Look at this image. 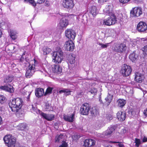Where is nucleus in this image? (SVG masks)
<instances>
[{
	"label": "nucleus",
	"instance_id": "nucleus-1",
	"mask_svg": "<svg viewBox=\"0 0 147 147\" xmlns=\"http://www.w3.org/2000/svg\"><path fill=\"white\" fill-rule=\"evenodd\" d=\"M23 102L22 99L17 98L12 100L9 103V106L11 110L16 113L17 116L20 117L22 115V113L20 114L19 112L22 106Z\"/></svg>",
	"mask_w": 147,
	"mask_h": 147
},
{
	"label": "nucleus",
	"instance_id": "nucleus-2",
	"mask_svg": "<svg viewBox=\"0 0 147 147\" xmlns=\"http://www.w3.org/2000/svg\"><path fill=\"white\" fill-rule=\"evenodd\" d=\"M104 14L109 17L104 20L103 23L107 26L115 24L117 22V18L112 10H103Z\"/></svg>",
	"mask_w": 147,
	"mask_h": 147
},
{
	"label": "nucleus",
	"instance_id": "nucleus-3",
	"mask_svg": "<svg viewBox=\"0 0 147 147\" xmlns=\"http://www.w3.org/2000/svg\"><path fill=\"white\" fill-rule=\"evenodd\" d=\"M63 53L60 50L53 53V60L56 63H59L61 62L63 59Z\"/></svg>",
	"mask_w": 147,
	"mask_h": 147
},
{
	"label": "nucleus",
	"instance_id": "nucleus-4",
	"mask_svg": "<svg viewBox=\"0 0 147 147\" xmlns=\"http://www.w3.org/2000/svg\"><path fill=\"white\" fill-rule=\"evenodd\" d=\"M132 71L131 67L126 64L123 65L121 70V72L123 76H127L130 74Z\"/></svg>",
	"mask_w": 147,
	"mask_h": 147
},
{
	"label": "nucleus",
	"instance_id": "nucleus-5",
	"mask_svg": "<svg viewBox=\"0 0 147 147\" xmlns=\"http://www.w3.org/2000/svg\"><path fill=\"white\" fill-rule=\"evenodd\" d=\"M3 140L5 143L7 144L8 147L12 144L15 143L16 142V139L10 134L5 136Z\"/></svg>",
	"mask_w": 147,
	"mask_h": 147
},
{
	"label": "nucleus",
	"instance_id": "nucleus-6",
	"mask_svg": "<svg viewBox=\"0 0 147 147\" xmlns=\"http://www.w3.org/2000/svg\"><path fill=\"white\" fill-rule=\"evenodd\" d=\"M137 30L140 32H144L147 30V25L143 22H140L138 24Z\"/></svg>",
	"mask_w": 147,
	"mask_h": 147
},
{
	"label": "nucleus",
	"instance_id": "nucleus-7",
	"mask_svg": "<svg viewBox=\"0 0 147 147\" xmlns=\"http://www.w3.org/2000/svg\"><path fill=\"white\" fill-rule=\"evenodd\" d=\"M90 109L89 104L87 103H85L81 106L80 112L83 115H87L89 113Z\"/></svg>",
	"mask_w": 147,
	"mask_h": 147
},
{
	"label": "nucleus",
	"instance_id": "nucleus-8",
	"mask_svg": "<svg viewBox=\"0 0 147 147\" xmlns=\"http://www.w3.org/2000/svg\"><path fill=\"white\" fill-rule=\"evenodd\" d=\"M65 36L68 38L74 39L76 36V34L74 31L71 29H67L65 31Z\"/></svg>",
	"mask_w": 147,
	"mask_h": 147
},
{
	"label": "nucleus",
	"instance_id": "nucleus-9",
	"mask_svg": "<svg viewBox=\"0 0 147 147\" xmlns=\"http://www.w3.org/2000/svg\"><path fill=\"white\" fill-rule=\"evenodd\" d=\"M64 46L66 48L67 51H73L75 47L74 43L71 40L66 41L65 42Z\"/></svg>",
	"mask_w": 147,
	"mask_h": 147
},
{
	"label": "nucleus",
	"instance_id": "nucleus-10",
	"mask_svg": "<svg viewBox=\"0 0 147 147\" xmlns=\"http://www.w3.org/2000/svg\"><path fill=\"white\" fill-rule=\"evenodd\" d=\"M34 65H29L28 68L27 69L26 74V76L27 78H30L32 76L35 72Z\"/></svg>",
	"mask_w": 147,
	"mask_h": 147
},
{
	"label": "nucleus",
	"instance_id": "nucleus-11",
	"mask_svg": "<svg viewBox=\"0 0 147 147\" xmlns=\"http://www.w3.org/2000/svg\"><path fill=\"white\" fill-rule=\"evenodd\" d=\"M62 5L66 8H71L74 5L72 0H65L63 1Z\"/></svg>",
	"mask_w": 147,
	"mask_h": 147
},
{
	"label": "nucleus",
	"instance_id": "nucleus-12",
	"mask_svg": "<svg viewBox=\"0 0 147 147\" xmlns=\"http://www.w3.org/2000/svg\"><path fill=\"white\" fill-rule=\"evenodd\" d=\"M68 24V21L66 17L62 18L60 21L59 23V26L61 28H65Z\"/></svg>",
	"mask_w": 147,
	"mask_h": 147
},
{
	"label": "nucleus",
	"instance_id": "nucleus-13",
	"mask_svg": "<svg viewBox=\"0 0 147 147\" xmlns=\"http://www.w3.org/2000/svg\"><path fill=\"white\" fill-rule=\"evenodd\" d=\"M40 114L42 117L48 121H52L54 119V116L53 114H47L41 112Z\"/></svg>",
	"mask_w": 147,
	"mask_h": 147
},
{
	"label": "nucleus",
	"instance_id": "nucleus-14",
	"mask_svg": "<svg viewBox=\"0 0 147 147\" xmlns=\"http://www.w3.org/2000/svg\"><path fill=\"white\" fill-rule=\"evenodd\" d=\"M95 141L92 139H86L84 141V146L85 147H90L95 144Z\"/></svg>",
	"mask_w": 147,
	"mask_h": 147
},
{
	"label": "nucleus",
	"instance_id": "nucleus-15",
	"mask_svg": "<svg viewBox=\"0 0 147 147\" xmlns=\"http://www.w3.org/2000/svg\"><path fill=\"white\" fill-rule=\"evenodd\" d=\"M130 13V16L131 17H138L142 14V11L141 10H131Z\"/></svg>",
	"mask_w": 147,
	"mask_h": 147
},
{
	"label": "nucleus",
	"instance_id": "nucleus-16",
	"mask_svg": "<svg viewBox=\"0 0 147 147\" xmlns=\"http://www.w3.org/2000/svg\"><path fill=\"white\" fill-rule=\"evenodd\" d=\"M117 117L118 119L121 121L124 120L126 117L125 113L120 111H118L117 114Z\"/></svg>",
	"mask_w": 147,
	"mask_h": 147
},
{
	"label": "nucleus",
	"instance_id": "nucleus-17",
	"mask_svg": "<svg viewBox=\"0 0 147 147\" xmlns=\"http://www.w3.org/2000/svg\"><path fill=\"white\" fill-rule=\"evenodd\" d=\"M126 47L125 45L121 44L119 45H117L115 47V50L118 52H122L126 49Z\"/></svg>",
	"mask_w": 147,
	"mask_h": 147
},
{
	"label": "nucleus",
	"instance_id": "nucleus-18",
	"mask_svg": "<svg viewBox=\"0 0 147 147\" xmlns=\"http://www.w3.org/2000/svg\"><path fill=\"white\" fill-rule=\"evenodd\" d=\"M25 2H28L35 6L36 3L41 4L45 1V0H24Z\"/></svg>",
	"mask_w": 147,
	"mask_h": 147
},
{
	"label": "nucleus",
	"instance_id": "nucleus-19",
	"mask_svg": "<svg viewBox=\"0 0 147 147\" xmlns=\"http://www.w3.org/2000/svg\"><path fill=\"white\" fill-rule=\"evenodd\" d=\"M25 2H28L35 6L36 3L41 4L45 1V0H24Z\"/></svg>",
	"mask_w": 147,
	"mask_h": 147
},
{
	"label": "nucleus",
	"instance_id": "nucleus-20",
	"mask_svg": "<svg viewBox=\"0 0 147 147\" xmlns=\"http://www.w3.org/2000/svg\"><path fill=\"white\" fill-rule=\"evenodd\" d=\"M113 98V96L108 93L107 97L105 98V102L103 103L104 105L108 106L111 102Z\"/></svg>",
	"mask_w": 147,
	"mask_h": 147
},
{
	"label": "nucleus",
	"instance_id": "nucleus-21",
	"mask_svg": "<svg viewBox=\"0 0 147 147\" xmlns=\"http://www.w3.org/2000/svg\"><path fill=\"white\" fill-rule=\"evenodd\" d=\"M52 71L55 73L59 74L62 71V68L59 65H54L52 67Z\"/></svg>",
	"mask_w": 147,
	"mask_h": 147
},
{
	"label": "nucleus",
	"instance_id": "nucleus-22",
	"mask_svg": "<svg viewBox=\"0 0 147 147\" xmlns=\"http://www.w3.org/2000/svg\"><path fill=\"white\" fill-rule=\"evenodd\" d=\"M143 78V76L139 73H135V80L137 82L141 83Z\"/></svg>",
	"mask_w": 147,
	"mask_h": 147
},
{
	"label": "nucleus",
	"instance_id": "nucleus-23",
	"mask_svg": "<svg viewBox=\"0 0 147 147\" xmlns=\"http://www.w3.org/2000/svg\"><path fill=\"white\" fill-rule=\"evenodd\" d=\"M75 113H73L71 115H65L64 116L63 118L64 119L69 122H72L74 121Z\"/></svg>",
	"mask_w": 147,
	"mask_h": 147
},
{
	"label": "nucleus",
	"instance_id": "nucleus-24",
	"mask_svg": "<svg viewBox=\"0 0 147 147\" xmlns=\"http://www.w3.org/2000/svg\"><path fill=\"white\" fill-rule=\"evenodd\" d=\"M35 94L37 97H40L44 94V89L41 88H37L36 90Z\"/></svg>",
	"mask_w": 147,
	"mask_h": 147
},
{
	"label": "nucleus",
	"instance_id": "nucleus-25",
	"mask_svg": "<svg viewBox=\"0 0 147 147\" xmlns=\"http://www.w3.org/2000/svg\"><path fill=\"white\" fill-rule=\"evenodd\" d=\"M138 58V55L136 54V51H133L129 56V58L133 62L136 61Z\"/></svg>",
	"mask_w": 147,
	"mask_h": 147
},
{
	"label": "nucleus",
	"instance_id": "nucleus-26",
	"mask_svg": "<svg viewBox=\"0 0 147 147\" xmlns=\"http://www.w3.org/2000/svg\"><path fill=\"white\" fill-rule=\"evenodd\" d=\"M115 130L114 127H110L104 132V134L106 136L111 135Z\"/></svg>",
	"mask_w": 147,
	"mask_h": 147
},
{
	"label": "nucleus",
	"instance_id": "nucleus-27",
	"mask_svg": "<svg viewBox=\"0 0 147 147\" xmlns=\"http://www.w3.org/2000/svg\"><path fill=\"white\" fill-rule=\"evenodd\" d=\"M126 102V101L123 99H119L117 101L118 106L121 107H123Z\"/></svg>",
	"mask_w": 147,
	"mask_h": 147
},
{
	"label": "nucleus",
	"instance_id": "nucleus-28",
	"mask_svg": "<svg viewBox=\"0 0 147 147\" xmlns=\"http://www.w3.org/2000/svg\"><path fill=\"white\" fill-rule=\"evenodd\" d=\"M75 57L74 54L69 55L68 57V62L71 64H74L75 61Z\"/></svg>",
	"mask_w": 147,
	"mask_h": 147
},
{
	"label": "nucleus",
	"instance_id": "nucleus-29",
	"mask_svg": "<svg viewBox=\"0 0 147 147\" xmlns=\"http://www.w3.org/2000/svg\"><path fill=\"white\" fill-rule=\"evenodd\" d=\"M115 31L113 29H109L107 32V34L108 36L113 37L115 35Z\"/></svg>",
	"mask_w": 147,
	"mask_h": 147
},
{
	"label": "nucleus",
	"instance_id": "nucleus-30",
	"mask_svg": "<svg viewBox=\"0 0 147 147\" xmlns=\"http://www.w3.org/2000/svg\"><path fill=\"white\" fill-rule=\"evenodd\" d=\"M91 114L92 116H95L98 113V111L95 107L91 108L90 110Z\"/></svg>",
	"mask_w": 147,
	"mask_h": 147
},
{
	"label": "nucleus",
	"instance_id": "nucleus-31",
	"mask_svg": "<svg viewBox=\"0 0 147 147\" xmlns=\"http://www.w3.org/2000/svg\"><path fill=\"white\" fill-rule=\"evenodd\" d=\"M6 91L7 92L10 93H13L14 92V88L10 84H6Z\"/></svg>",
	"mask_w": 147,
	"mask_h": 147
},
{
	"label": "nucleus",
	"instance_id": "nucleus-32",
	"mask_svg": "<svg viewBox=\"0 0 147 147\" xmlns=\"http://www.w3.org/2000/svg\"><path fill=\"white\" fill-rule=\"evenodd\" d=\"M13 80V78L12 76H7L4 79V82L6 83H10Z\"/></svg>",
	"mask_w": 147,
	"mask_h": 147
},
{
	"label": "nucleus",
	"instance_id": "nucleus-33",
	"mask_svg": "<svg viewBox=\"0 0 147 147\" xmlns=\"http://www.w3.org/2000/svg\"><path fill=\"white\" fill-rule=\"evenodd\" d=\"M27 125L24 123H21L17 126V129L19 130H24L26 128Z\"/></svg>",
	"mask_w": 147,
	"mask_h": 147
},
{
	"label": "nucleus",
	"instance_id": "nucleus-34",
	"mask_svg": "<svg viewBox=\"0 0 147 147\" xmlns=\"http://www.w3.org/2000/svg\"><path fill=\"white\" fill-rule=\"evenodd\" d=\"M16 33L13 30H10V36L12 39L13 40L16 39L17 38V36L16 35Z\"/></svg>",
	"mask_w": 147,
	"mask_h": 147
},
{
	"label": "nucleus",
	"instance_id": "nucleus-35",
	"mask_svg": "<svg viewBox=\"0 0 147 147\" xmlns=\"http://www.w3.org/2000/svg\"><path fill=\"white\" fill-rule=\"evenodd\" d=\"M53 89V88L49 87L48 88L44 94V95L46 96L48 95H49L52 93V91Z\"/></svg>",
	"mask_w": 147,
	"mask_h": 147
},
{
	"label": "nucleus",
	"instance_id": "nucleus-36",
	"mask_svg": "<svg viewBox=\"0 0 147 147\" xmlns=\"http://www.w3.org/2000/svg\"><path fill=\"white\" fill-rule=\"evenodd\" d=\"M98 45H99L100 46V49L107 48L109 46V43H106L105 44H104L102 43H100V42H98L97 43Z\"/></svg>",
	"mask_w": 147,
	"mask_h": 147
},
{
	"label": "nucleus",
	"instance_id": "nucleus-37",
	"mask_svg": "<svg viewBox=\"0 0 147 147\" xmlns=\"http://www.w3.org/2000/svg\"><path fill=\"white\" fill-rule=\"evenodd\" d=\"M51 51V49L47 47H44L43 49V54L46 55Z\"/></svg>",
	"mask_w": 147,
	"mask_h": 147
},
{
	"label": "nucleus",
	"instance_id": "nucleus-38",
	"mask_svg": "<svg viewBox=\"0 0 147 147\" xmlns=\"http://www.w3.org/2000/svg\"><path fill=\"white\" fill-rule=\"evenodd\" d=\"M71 91L67 89H64L62 90H61L59 91V92L60 93H65V94L66 95H68L70 94Z\"/></svg>",
	"mask_w": 147,
	"mask_h": 147
},
{
	"label": "nucleus",
	"instance_id": "nucleus-39",
	"mask_svg": "<svg viewBox=\"0 0 147 147\" xmlns=\"http://www.w3.org/2000/svg\"><path fill=\"white\" fill-rule=\"evenodd\" d=\"M96 4L95 3H89L88 5V9H96Z\"/></svg>",
	"mask_w": 147,
	"mask_h": 147
},
{
	"label": "nucleus",
	"instance_id": "nucleus-40",
	"mask_svg": "<svg viewBox=\"0 0 147 147\" xmlns=\"http://www.w3.org/2000/svg\"><path fill=\"white\" fill-rule=\"evenodd\" d=\"M63 138V135L61 134L59 136H57L55 138V142H58L60 141H62V139Z\"/></svg>",
	"mask_w": 147,
	"mask_h": 147
},
{
	"label": "nucleus",
	"instance_id": "nucleus-41",
	"mask_svg": "<svg viewBox=\"0 0 147 147\" xmlns=\"http://www.w3.org/2000/svg\"><path fill=\"white\" fill-rule=\"evenodd\" d=\"M98 10H90V12L93 16H95L97 14Z\"/></svg>",
	"mask_w": 147,
	"mask_h": 147
},
{
	"label": "nucleus",
	"instance_id": "nucleus-42",
	"mask_svg": "<svg viewBox=\"0 0 147 147\" xmlns=\"http://www.w3.org/2000/svg\"><path fill=\"white\" fill-rule=\"evenodd\" d=\"M5 98L3 96L0 94V103L3 104L5 102Z\"/></svg>",
	"mask_w": 147,
	"mask_h": 147
},
{
	"label": "nucleus",
	"instance_id": "nucleus-43",
	"mask_svg": "<svg viewBox=\"0 0 147 147\" xmlns=\"http://www.w3.org/2000/svg\"><path fill=\"white\" fill-rule=\"evenodd\" d=\"M135 142L136 143L135 145L137 147H138L141 144L140 140L137 138H135Z\"/></svg>",
	"mask_w": 147,
	"mask_h": 147
},
{
	"label": "nucleus",
	"instance_id": "nucleus-44",
	"mask_svg": "<svg viewBox=\"0 0 147 147\" xmlns=\"http://www.w3.org/2000/svg\"><path fill=\"white\" fill-rule=\"evenodd\" d=\"M142 51L144 55H147V45L143 47Z\"/></svg>",
	"mask_w": 147,
	"mask_h": 147
},
{
	"label": "nucleus",
	"instance_id": "nucleus-45",
	"mask_svg": "<svg viewBox=\"0 0 147 147\" xmlns=\"http://www.w3.org/2000/svg\"><path fill=\"white\" fill-rule=\"evenodd\" d=\"M97 90L96 88H92L90 91V92L92 94H95L97 92Z\"/></svg>",
	"mask_w": 147,
	"mask_h": 147
},
{
	"label": "nucleus",
	"instance_id": "nucleus-46",
	"mask_svg": "<svg viewBox=\"0 0 147 147\" xmlns=\"http://www.w3.org/2000/svg\"><path fill=\"white\" fill-rule=\"evenodd\" d=\"M9 147H20V145L18 143H13Z\"/></svg>",
	"mask_w": 147,
	"mask_h": 147
},
{
	"label": "nucleus",
	"instance_id": "nucleus-47",
	"mask_svg": "<svg viewBox=\"0 0 147 147\" xmlns=\"http://www.w3.org/2000/svg\"><path fill=\"white\" fill-rule=\"evenodd\" d=\"M6 85L3 86H1L0 87V90H5L6 91Z\"/></svg>",
	"mask_w": 147,
	"mask_h": 147
},
{
	"label": "nucleus",
	"instance_id": "nucleus-48",
	"mask_svg": "<svg viewBox=\"0 0 147 147\" xmlns=\"http://www.w3.org/2000/svg\"><path fill=\"white\" fill-rule=\"evenodd\" d=\"M51 108V107L49 103H46L45 105V109H47V110L49 111L50 109Z\"/></svg>",
	"mask_w": 147,
	"mask_h": 147
},
{
	"label": "nucleus",
	"instance_id": "nucleus-49",
	"mask_svg": "<svg viewBox=\"0 0 147 147\" xmlns=\"http://www.w3.org/2000/svg\"><path fill=\"white\" fill-rule=\"evenodd\" d=\"M109 0H98L99 3L100 4H103L105 2H106Z\"/></svg>",
	"mask_w": 147,
	"mask_h": 147
},
{
	"label": "nucleus",
	"instance_id": "nucleus-50",
	"mask_svg": "<svg viewBox=\"0 0 147 147\" xmlns=\"http://www.w3.org/2000/svg\"><path fill=\"white\" fill-rule=\"evenodd\" d=\"M96 128H99L101 126V125L99 121L97 122L96 124Z\"/></svg>",
	"mask_w": 147,
	"mask_h": 147
},
{
	"label": "nucleus",
	"instance_id": "nucleus-51",
	"mask_svg": "<svg viewBox=\"0 0 147 147\" xmlns=\"http://www.w3.org/2000/svg\"><path fill=\"white\" fill-rule=\"evenodd\" d=\"M130 0H119L120 3L123 4H124L128 2Z\"/></svg>",
	"mask_w": 147,
	"mask_h": 147
},
{
	"label": "nucleus",
	"instance_id": "nucleus-52",
	"mask_svg": "<svg viewBox=\"0 0 147 147\" xmlns=\"http://www.w3.org/2000/svg\"><path fill=\"white\" fill-rule=\"evenodd\" d=\"M69 18L73 19H74V17H76V16L73 14H71L69 16Z\"/></svg>",
	"mask_w": 147,
	"mask_h": 147
},
{
	"label": "nucleus",
	"instance_id": "nucleus-53",
	"mask_svg": "<svg viewBox=\"0 0 147 147\" xmlns=\"http://www.w3.org/2000/svg\"><path fill=\"white\" fill-rule=\"evenodd\" d=\"M45 6H49L50 5V3L49 1H46L45 2Z\"/></svg>",
	"mask_w": 147,
	"mask_h": 147
},
{
	"label": "nucleus",
	"instance_id": "nucleus-54",
	"mask_svg": "<svg viewBox=\"0 0 147 147\" xmlns=\"http://www.w3.org/2000/svg\"><path fill=\"white\" fill-rule=\"evenodd\" d=\"M144 113L145 116H147V108L144 110Z\"/></svg>",
	"mask_w": 147,
	"mask_h": 147
},
{
	"label": "nucleus",
	"instance_id": "nucleus-55",
	"mask_svg": "<svg viewBox=\"0 0 147 147\" xmlns=\"http://www.w3.org/2000/svg\"><path fill=\"white\" fill-rule=\"evenodd\" d=\"M147 141V138L144 137L143 139V142H145Z\"/></svg>",
	"mask_w": 147,
	"mask_h": 147
},
{
	"label": "nucleus",
	"instance_id": "nucleus-56",
	"mask_svg": "<svg viewBox=\"0 0 147 147\" xmlns=\"http://www.w3.org/2000/svg\"><path fill=\"white\" fill-rule=\"evenodd\" d=\"M112 5L111 4H110V5H108V6L107 8L108 9H111L112 8Z\"/></svg>",
	"mask_w": 147,
	"mask_h": 147
},
{
	"label": "nucleus",
	"instance_id": "nucleus-57",
	"mask_svg": "<svg viewBox=\"0 0 147 147\" xmlns=\"http://www.w3.org/2000/svg\"><path fill=\"white\" fill-rule=\"evenodd\" d=\"M59 147H67V146L65 144H62Z\"/></svg>",
	"mask_w": 147,
	"mask_h": 147
},
{
	"label": "nucleus",
	"instance_id": "nucleus-58",
	"mask_svg": "<svg viewBox=\"0 0 147 147\" xmlns=\"http://www.w3.org/2000/svg\"><path fill=\"white\" fill-rule=\"evenodd\" d=\"M118 145L119 147H125L124 145L123 144H119Z\"/></svg>",
	"mask_w": 147,
	"mask_h": 147
},
{
	"label": "nucleus",
	"instance_id": "nucleus-59",
	"mask_svg": "<svg viewBox=\"0 0 147 147\" xmlns=\"http://www.w3.org/2000/svg\"><path fill=\"white\" fill-rule=\"evenodd\" d=\"M132 9H142L141 7H133L132 8Z\"/></svg>",
	"mask_w": 147,
	"mask_h": 147
},
{
	"label": "nucleus",
	"instance_id": "nucleus-60",
	"mask_svg": "<svg viewBox=\"0 0 147 147\" xmlns=\"http://www.w3.org/2000/svg\"><path fill=\"white\" fill-rule=\"evenodd\" d=\"M2 35V33L1 30L0 29V38H1Z\"/></svg>",
	"mask_w": 147,
	"mask_h": 147
},
{
	"label": "nucleus",
	"instance_id": "nucleus-61",
	"mask_svg": "<svg viewBox=\"0 0 147 147\" xmlns=\"http://www.w3.org/2000/svg\"><path fill=\"white\" fill-rule=\"evenodd\" d=\"M2 122V119L1 117L0 116V125L1 124Z\"/></svg>",
	"mask_w": 147,
	"mask_h": 147
},
{
	"label": "nucleus",
	"instance_id": "nucleus-62",
	"mask_svg": "<svg viewBox=\"0 0 147 147\" xmlns=\"http://www.w3.org/2000/svg\"><path fill=\"white\" fill-rule=\"evenodd\" d=\"M112 143H119V142H111Z\"/></svg>",
	"mask_w": 147,
	"mask_h": 147
},
{
	"label": "nucleus",
	"instance_id": "nucleus-63",
	"mask_svg": "<svg viewBox=\"0 0 147 147\" xmlns=\"http://www.w3.org/2000/svg\"><path fill=\"white\" fill-rule=\"evenodd\" d=\"M11 47H12V48H13V50H14L15 49V48H16V47L15 46H11Z\"/></svg>",
	"mask_w": 147,
	"mask_h": 147
},
{
	"label": "nucleus",
	"instance_id": "nucleus-64",
	"mask_svg": "<svg viewBox=\"0 0 147 147\" xmlns=\"http://www.w3.org/2000/svg\"><path fill=\"white\" fill-rule=\"evenodd\" d=\"M106 147H112L111 146H106Z\"/></svg>",
	"mask_w": 147,
	"mask_h": 147
}]
</instances>
